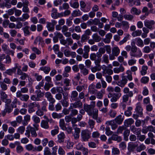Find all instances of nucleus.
Masks as SVG:
<instances>
[{"instance_id": "nucleus-1", "label": "nucleus", "mask_w": 155, "mask_h": 155, "mask_svg": "<svg viewBox=\"0 0 155 155\" xmlns=\"http://www.w3.org/2000/svg\"><path fill=\"white\" fill-rule=\"evenodd\" d=\"M94 106L92 105L84 104L83 108L89 116H92L95 112L96 111V110H98L96 109H94Z\"/></svg>"}, {"instance_id": "nucleus-2", "label": "nucleus", "mask_w": 155, "mask_h": 155, "mask_svg": "<svg viewBox=\"0 0 155 155\" xmlns=\"http://www.w3.org/2000/svg\"><path fill=\"white\" fill-rule=\"evenodd\" d=\"M11 100H8L7 102L5 103V108L2 111L3 116H5L6 113L9 114L13 110V108L11 106L10 104L11 103Z\"/></svg>"}, {"instance_id": "nucleus-3", "label": "nucleus", "mask_w": 155, "mask_h": 155, "mask_svg": "<svg viewBox=\"0 0 155 155\" xmlns=\"http://www.w3.org/2000/svg\"><path fill=\"white\" fill-rule=\"evenodd\" d=\"M91 135V132L88 130H82L81 133V140L84 142L87 141L90 138Z\"/></svg>"}, {"instance_id": "nucleus-4", "label": "nucleus", "mask_w": 155, "mask_h": 155, "mask_svg": "<svg viewBox=\"0 0 155 155\" xmlns=\"http://www.w3.org/2000/svg\"><path fill=\"white\" fill-rule=\"evenodd\" d=\"M16 96L18 98L22 101L26 102L29 99V96L27 94H22L20 91H18L16 93Z\"/></svg>"}, {"instance_id": "nucleus-5", "label": "nucleus", "mask_w": 155, "mask_h": 155, "mask_svg": "<svg viewBox=\"0 0 155 155\" xmlns=\"http://www.w3.org/2000/svg\"><path fill=\"white\" fill-rule=\"evenodd\" d=\"M127 79H126V76H123L122 77L121 80L117 82V84L121 87H123L127 84Z\"/></svg>"}, {"instance_id": "nucleus-6", "label": "nucleus", "mask_w": 155, "mask_h": 155, "mask_svg": "<svg viewBox=\"0 0 155 155\" xmlns=\"http://www.w3.org/2000/svg\"><path fill=\"white\" fill-rule=\"evenodd\" d=\"M112 140L117 141L118 142H120L122 140V138L120 137L116 134H113L111 137L108 139V142L110 143H111Z\"/></svg>"}, {"instance_id": "nucleus-7", "label": "nucleus", "mask_w": 155, "mask_h": 155, "mask_svg": "<svg viewBox=\"0 0 155 155\" xmlns=\"http://www.w3.org/2000/svg\"><path fill=\"white\" fill-rule=\"evenodd\" d=\"M155 23V21L153 20H146L144 21V25L147 28L151 29H152L153 25Z\"/></svg>"}, {"instance_id": "nucleus-8", "label": "nucleus", "mask_w": 155, "mask_h": 155, "mask_svg": "<svg viewBox=\"0 0 155 155\" xmlns=\"http://www.w3.org/2000/svg\"><path fill=\"white\" fill-rule=\"evenodd\" d=\"M45 97L47 98L48 101L49 102V103L55 102V99L53 97L51 94L50 92H46L45 93Z\"/></svg>"}, {"instance_id": "nucleus-9", "label": "nucleus", "mask_w": 155, "mask_h": 155, "mask_svg": "<svg viewBox=\"0 0 155 155\" xmlns=\"http://www.w3.org/2000/svg\"><path fill=\"white\" fill-rule=\"evenodd\" d=\"M18 64L17 63L15 64V67L11 69H9L8 70H7L5 73V74H7L8 75H12L13 74V73H15L16 69L18 68Z\"/></svg>"}, {"instance_id": "nucleus-10", "label": "nucleus", "mask_w": 155, "mask_h": 155, "mask_svg": "<svg viewBox=\"0 0 155 155\" xmlns=\"http://www.w3.org/2000/svg\"><path fill=\"white\" fill-rule=\"evenodd\" d=\"M130 130L134 134L137 135H139L141 132V130L139 128L135 127L134 125H132L130 127Z\"/></svg>"}, {"instance_id": "nucleus-11", "label": "nucleus", "mask_w": 155, "mask_h": 155, "mask_svg": "<svg viewBox=\"0 0 155 155\" xmlns=\"http://www.w3.org/2000/svg\"><path fill=\"white\" fill-rule=\"evenodd\" d=\"M0 98L2 102L6 103L8 100H11L10 99H7L8 95L5 92L1 91L0 92Z\"/></svg>"}, {"instance_id": "nucleus-12", "label": "nucleus", "mask_w": 155, "mask_h": 155, "mask_svg": "<svg viewBox=\"0 0 155 155\" xmlns=\"http://www.w3.org/2000/svg\"><path fill=\"white\" fill-rule=\"evenodd\" d=\"M106 124L108 125H110L112 129L113 130H115L118 127L117 123L115 122L114 120L107 121L106 122Z\"/></svg>"}, {"instance_id": "nucleus-13", "label": "nucleus", "mask_w": 155, "mask_h": 155, "mask_svg": "<svg viewBox=\"0 0 155 155\" xmlns=\"http://www.w3.org/2000/svg\"><path fill=\"white\" fill-rule=\"evenodd\" d=\"M135 110L137 113L139 114V117H141L143 115V109L140 103H137L136 105Z\"/></svg>"}, {"instance_id": "nucleus-14", "label": "nucleus", "mask_w": 155, "mask_h": 155, "mask_svg": "<svg viewBox=\"0 0 155 155\" xmlns=\"http://www.w3.org/2000/svg\"><path fill=\"white\" fill-rule=\"evenodd\" d=\"M58 142L59 143H63L64 141L65 135L63 132L61 133L57 136Z\"/></svg>"}, {"instance_id": "nucleus-15", "label": "nucleus", "mask_w": 155, "mask_h": 155, "mask_svg": "<svg viewBox=\"0 0 155 155\" xmlns=\"http://www.w3.org/2000/svg\"><path fill=\"white\" fill-rule=\"evenodd\" d=\"M70 106H71L74 108H82L83 107V104L80 101H77L74 103H72L70 104Z\"/></svg>"}, {"instance_id": "nucleus-16", "label": "nucleus", "mask_w": 155, "mask_h": 155, "mask_svg": "<svg viewBox=\"0 0 155 155\" xmlns=\"http://www.w3.org/2000/svg\"><path fill=\"white\" fill-rule=\"evenodd\" d=\"M74 108V107H73L72 106L70 105L69 107V110H70V115L71 117H73L74 116L77 115L78 114V110Z\"/></svg>"}, {"instance_id": "nucleus-17", "label": "nucleus", "mask_w": 155, "mask_h": 155, "mask_svg": "<svg viewBox=\"0 0 155 155\" xmlns=\"http://www.w3.org/2000/svg\"><path fill=\"white\" fill-rule=\"evenodd\" d=\"M80 6H81V10L84 12H87L90 10V8H88L86 9H84V8L86 6V4L83 1H81L80 2Z\"/></svg>"}, {"instance_id": "nucleus-18", "label": "nucleus", "mask_w": 155, "mask_h": 155, "mask_svg": "<svg viewBox=\"0 0 155 155\" xmlns=\"http://www.w3.org/2000/svg\"><path fill=\"white\" fill-rule=\"evenodd\" d=\"M138 146L137 142L132 143L130 142L128 144V149L130 151H133L134 149Z\"/></svg>"}, {"instance_id": "nucleus-19", "label": "nucleus", "mask_w": 155, "mask_h": 155, "mask_svg": "<svg viewBox=\"0 0 155 155\" xmlns=\"http://www.w3.org/2000/svg\"><path fill=\"white\" fill-rule=\"evenodd\" d=\"M124 118L121 115L117 116L114 119L115 122L118 124H120L123 121Z\"/></svg>"}, {"instance_id": "nucleus-20", "label": "nucleus", "mask_w": 155, "mask_h": 155, "mask_svg": "<svg viewBox=\"0 0 155 155\" xmlns=\"http://www.w3.org/2000/svg\"><path fill=\"white\" fill-rule=\"evenodd\" d=\"M28 128L31 133L32 137H36L37 136V134L36 131L38 130H36V129H34V127L30 125H28Z\"/></svg>"}, {"instance_id": "nucleus-21", "label": "nucleus", "mask_w": 155, "mask_h": 155, "mask_svg": "<svg viewBox=\"0 0 155 155\" xmlns=\"http://www.w3.org/2000/svg\"><path fill=\"white\" fill-rule=\"evenodd\" d=\"M142 55V53L141 51L138 49L136 52L131 54L130 56L132 57L139 58L141 57Z\"/></svg>"}, {"instance_id": "nucleus-22", "label": "nucleus", "mask_w": 155, "mask_h": 155, "mask_svg": "<svg viewBox=\"0 0 155 155\" xmlns=\"http://www.w3.org/2000/svg\"><path fill=\"white\" fill-rule=\"evenodd\" d=\"M123 92L125 94L129 95L130 97L133 96V93L132 91H130L129 89L127 87H124L123 89Z\"/></svg>"}, {"instance_id": "nucleus-23", "label": "nucleus", "mask_w": 155, "mask_h": 155, "mask_svg": "<svg viewBox=\"0 0 155 155\" xmlns=\"http://www.w3.org/2000/svg\"><path fill=\"white\" fill-rule=\"evenodd\" d=\"M78 95V93L76 91H74L72 92L70 97L71 100L73 101H76Z\"/></svg>"}, {"instance_id": "nucleus-24", "label": "nucleus", "mask_w": 155, "mask_h": 155, "mask_svg": "<svg viewBox=\"0 0 155 155\" xmlns=\"http://www.w3.org/2000/svg\"><path fill=\"white\" fill-rule=\"evenodd\" d=\"M124 70V68L121 64L119 67L114 68V71L115 73H119L120 72H123Z\"/></svg>"}, {"instance_id": "nucleus-25", "label": "nucleus", "mask_w": 155, "mask_h": 155, "mask_svg": "<svg viewBox=\"0 0 155 155\" xmlns=\"http://www.w3.org/2000/svg\"><path fill=\"white\" fill-rule=\"evenodd\" d=\"M141 12L140 10L134 7H133L130 10V12L132 14L136 15H139L140 13Z\"/></svg>"}, {"instance_id": "nucleus-26", "label": "nucleus", "mask_w": 155, "mask_h": 155, "mask_svg": "<svg viewBox=\"0 0 155 155\" xmlns=\"http://www.w3.org/2000/svg\"><path fill=\"white\" fill-rule=\"evenodd\" d=\"M120 53V50L117 47H114L112 49V53L115 55V56H117Z\"/></svg>"}, {"instance_id": "nucleus-27", "label": "nucleus", "mask_w": 155, "mask_h": 155, "mask_svg": "<svg viewBox=\"0 0 155 155\" xmlns=\"http://www.w3.org/2000/svg\"><path fill=\"white\" fill-rule=\"evenodd\" d=\"M41 126L42 127L45 129H48L49 128L48 121L45 120H43L41 121Z\"/></svg>"}, {"instance_id": "nucleus-28", "label": "nucleus", "mask_w": 155, "mask_h": 155, "mask_svg": "<svg viewBox=\"0 0 155 155\" xmlns=\"http://www.w3.org/2000/svg\"><path fill=\"white\" fill-rule=\"evenodd\" d=\"M82 13L79 10H76L73 11L72 15L74 17L80 16L82 15Z\"/></svg>"}, {"instance_id": "nucleus-29", "label": "nucleus", "mask_w": 155, "mask_h": 155, "mask_svg": "<svg viewBox=\"0 0 155 155\" xmlns=\"http://www.w3.org/2000/svg\"><path fill=\"white\" fill-rule=\"evenodd\" d=\"M73 0H71L69 4L70 6L74 8H78L79 7V3L78 2H73Z\"/></svg>"}, {"instance_id": "nucleus-30", "label": "nucleus", "mask_w": 155, "mask_h": 155, "mask_svg": "<svg viewBox=\"0 0 155 155\" xmlns=\"http://www.w3.org/2000/svg\"><path fill=\"white\" fill-rule=\"evenodd\" d=\"M92 38L96 42H99L101 39V38L98 35L97 33H95L93 34Z\"/></svg>"}, {"instance_id": "nucleus-31", "label": "nucleus", "mask_w": 155, "mask_h": 155, "mask_svg": "<svg viewBox=\"0 0 155 155\" xmlns=\"http://www.w3.org/2000/svg\"><path fill=\"white\" fill-rule=\"evenodd\" d=\"M134 121L132 118H130L124 121V123L125 125L127 127H128L134 123Z\"/></svg>"}, {"instance_id": "nucleus-32", "label": "nucleus", "mask_w": 155, "mask_h": 155, "mask_svg": "<svg viewBox=\"0 0 155 155\" xmlns=\"http://www.w3.org/2000/svg\"><path fill=\"white\" fill-rule=\"evenodd\" d=\"M96 111L92 116V118L96 120L97 123H101V120L100 118H98V110H96Z\"/></svg>"}, {"instance_id": "nucleus-33", "label": "nucleus", "mask_w": 155, "mask_h": 155, "mask_svg": "<svg viewBox=\"0 0 155 155\" xmlns=\"http://www.w3.org/2000/svg\"><path fill=\"white\" fill-rule=\"evenodd\" d=\"M137 41V45L139 47H143L144 45V43L143 41L140 38H136Z\"/></svg>"}, {"instance_id": "nucleus-34", "label": "nucleus", "mask_w": 155, "mask_h": 155, "mask_svg": "<svg viewBox=\"0 0 155 155\" xmlns=\"http://www.w3.org/2000/svg\"><path fill=\"white\" fill-rule=\"evenodd\" d=\"M52 116L54 119H59L63 117L64 115L62 113L58 114L56 112H53L52 114Z\"/></svg>"}, {"instance_id": "nucleus-35", "label": "nucleus", "mask_w": 155, "mask_h": 155, "mask_svg": "<svg viewBox=\"0 0 155 155\" xmlns=\"http://www.w3.org/2000/svg\"><path fill=\"white\" fill-rule=\"evenodd\" d=\"M28 108L34 109L35 107H37L38 108L40 107V105L38 103H37L36 102H34L33 103H30L28 105Z\"/></svg>"}, {"instance_id": "nucleus-36", "label": "nucleus", "mask_w": 155, "mask_h": 155, "mask_svg": "<svg viewBox=\"0 0 155 155\" xmlns=\"http://www.w3.org/2000/svg\"><path fill=\"white\" fill-rule=\"evenodd\" d=\"M29 17V15L28 14L25 13L22 15V17L18 18V19L19 21H24L25 20L28 19Z\"/></svg>"}, {"instance_id": "nucleus-37", "label": "nucleus", "mask_w": 155, "mask_h": 155, "mask_svg": "<svg viewBox=\"0 0 155 155\" xmlns=\"http://www.w3.org/2000/svg\"><path fill=\"white\" fill-rule=\"evenodd\" d=\"M134 45H132V43L131 44V51L130 52V56L131 54L135 53L138 50L137 47L135 45V43H134Z\"/></svg>"}, {"instance_id": "nucleus-38", "label": "nucleus", "mask_w": 155, "mask_h": 155, "mask_svg": "<svg viewBox=\"0 0 155 155\" xmlns=\"http://www.w3.org/2000/svg\"><path fill=\"white\" fill-rule=\"evenodd\" d=\"M142 34V31L141 30H137L134 31L132 34V36L134 37L140 36Z\"/></svg>"}, {"instance_id": "nucleus-39", "label": "nucleus", "mask_w": 155, "mask_h": 155, "mask_svg": "<svg viewBox=\"0 0 155 155\" xmlns=\"http://www.w3.org/2000/svg\"><path fill=\"white\" fill-rule=\"evenodd\" d=\"M59 124L60 127L62 130H64L66 129V127L64 119H61L60 120Z\"/></svg>"}, {"instance_id": "nucleus-40", "label": "nucleus", "mask_w": 155, "mask_h": 155, "mask_svg": "<svg viewBox=\"0 0 155 155\" xmlns=\"http://www.w3.org/2000/svg\"><path fill=\"white\" fill-rule=\"evenodd\" d=\"M132 110V108L131 107H128L127 110L124 112V114L127 117L130 116L132 114L131 111Z\"/></svg>"}, {"instance_id": "nucleus-41", "label": "nucleus", "mask_w": 155, "mask_h": 155, "mask_svg": "<svg viewBox=\"0 0 155 155\" xmlns=\"http://www.w3.org/2000/svg\"><path fill=\"white\" fill-rule=\"evenodd\" d=\"M147 69L148 67L147 66H143L142 67L141 70L140 71L141 75H145L147 73Z\"/></svg>"}, {"instance_id": "nucleus-42", "label": "nucleus", "mask_w": 155, "mask_h": 155, "mask_svg": "<svg viewBox=\"0 0 155 155\" xmlns=\"http://www.w3.org/2000/svg\"><path fill=\"white\" fill-rule=\"evenodd\" d=\"M40 69L43 71L46 74H48L50 71V68L47 66L41 67Z\"/></svg>"}, {"instance_id": "nucleus-43", "label": "nucleus", "mask_w": 155, "mask_h": 155, "mask_svg": "<svg viewBox=\"0 0 155 155\" xmlns=\"http://www.w3.org/2000/svg\"><path fill=\"white\" fill-rule=\"evenodd\" d=\"M47 27L48 28V31H53L54 30V26L52 25L51 22H47Z\"/></svg>"}, {"instance_id": "nucleus-44", "label": "nucleus", "mask_w": 155, "mask_h": 155, "mask_svg": "<svg viewBox=\"0 0 155 155\" xmlns=\"http://www.w3.org/2000/svg\"><path fill=\"white\" fill-rule=\"evenodd\" d=\"M101 69V67L95 66L94 67H92L91 68V70L92 72L95 73L97 71H100Z\"/></svg>"}, {"instance_id": "nucleus-45", "label": "nucleus", "mask_w": 155, "mask_h": 155, "mask_svg": "<svg viewBox=\"0 0 155 155\" xmlns=\"http://www.w3.org/2000/svg\"><path fill=\"white\" fill-rule=\"evenodd\" d=\"M102 62H104L106 64H108L109 62L108 56L107 54H104L102 56Z\"/></svg>"}, {"instance_id": "nucleus-46", "label": "nucleus", "mask_w": 155, "mask_h": 155, "mask_svg": "<svg viewBox=\"0 0 155 155\" xmlns=\"http://www.w3.org/2000/svg\"><path fill=\"white\" fill-rule=\"evenodd\" d=\"M47 111V110H44L41 109H39L36 112V114L38 116H41L44 114V112Z\"/></svg>"}, {"instance_id": "nucleus-47", "label": "nucleus", "mask_w": 155, "mask_h": 155, "mask_svg": "<svg viewBox=\"0 0 155 155\" xmlns=\"http://www.w3.org/2000/svg\"><path fill=\"white\" fill-rule=\"evenodd\" d=\"M29 27L28 26H26L23 28L25 35V36L28 35L30 34V32L29 30Z\"/></svg>"}, {"instance_id": "nucleus-48", "label": "nucleus", "mask_w": 155, "mask_h": 155, "mask_svg": "<svg viewBox=\"0 0 155 155\" xmlns=\"http://www.w3.org/2000/svg\"><path fill=\"white\" fill-rule=\"evenodd\" d=\"M68 99H63L62 100L61 102L62 105V106L65 107H67L69 105V103L67 100Z\"/></svg>"}, {"instance_id": "nucleus-49", "label": "nucleus", "mask_w": 155, "mask_h": 155, "mask_svg": "<svg viewBox=\"0 0 155 155\" xmlns=\"http://www.w3.org/2000/svg\"><path fill=\"white\" fill-rule=\"evenodd\" d=\"M89 37L87 36V35L83 34L81 36V41L82 43L85 42L89 39Z\"/></svg>"}, {"instance_id": "nucleus-50", "label": "nucleus", "mask_w": 155, "mask_h": 155, "mask_svg": "<svg viewBox=\"0 0 155 155\" xmlns=\"http://www.w3.org/2000/svg\"><path fill=\"white\" fill-rule=\"evenodd\" d=\"M105 134L108 136L111 135L113 132L110 130V128L109 127H106L105 128Z\"/></svg>"}, {"instance_id": "nucleus-51", "label": "nucleus", "mask_w": 155, "mask_h": 155, "mask_svg": "<svg viewBox=\"0 0 155 155\" xmlns=\"http://www.w3.org/2000/svg\"><path fill=\"white\" fill-rule=\"evenodd\" d=\"M124 17L125 19L129 21L132 20L134 18V16L133 15L127 14L124 15Z\"/></svg>"}, {"instance_id": "nucleus-52", "label": "nucleus", "mask_w": 155, "mask_h": 155, "mask_svg": "<svg viewBox=\"0 0 155 155\" xmlns=\"http://www.w3.org/2000/svg\"><path fill=\"white\" fill-rule=\"evenodd\" d=\"M58 130L59 128L58 127H55V129H54L53 130L51 131V134L53 136H54L56 134H57L59 132Z\"/></svg>"}, {"instance_id": "nucleus-53", "label": "nucleus", "mask_w": 155, "mask_h": 155, "mask_svg": "<svg viewBox=\"0 0 155 155\" xmlns=\"http://www.w3.org/2000/svg\"><path fill=\"white\" fill-rule=\"evenodd\" d=\"M126 128L124 126L119 127L117 130V133L119 134L120 133H122L123 130H125Z\"/></svg>"}, {"instance_id": "nucleus-54", "label": "nucleus", "mask_w": 155, "mask_h": 155, "mask_svg": "<svg viewBox=\"0 0 155 155\" xmlns=\"http://www.w3.org/2000/svg\"><path fill=\"white\" fill-rule=\"evenodd\" d=\"M53 86V85L52 84L49 83H46L44 86V88L45 91H48L50 87H52Z\"/></svg>"}, {"instance_id": "nucleus-55", "label": "nucleus", "mask_w": 155, "mask_h": 155, "mask_svg": "<svg viewBox=\"0 0 155 155\" xmlns=\"http://www.w3.org/2000/svg\"><path fill=\"white\" fill-rule=\"evenodd\" d=\"M62 7L60 6L59 7V9L60 10H62L63 9H68L69 8V6L68 4L67 3H65L62 4Z\"/></svg>"}, {"instance_id": "nucleus-56", "label": "nucleus", "mask_w": 155, "mask_h": 155, "mask_svg": "<svg viewBox=\"0 0 155 155\" xmlns=\"http://www.w3.org/2000/svg\"><path fill=\"white\" fill-rule=\"evenodd\" d=\"M151 49L148 46H146L143 49V51L146 53H148L151 51Z\"/></svg>"}, {"instance_id": "nucleus-57", "label": "nucleus", "mask_w": 155, "mask_h": 155, "mask_svg": "<svg viewBox=\"0 0 155 155\" xmlns=\"http://www.w3.org/2000/svg\"><path fill=\"white\" fill-rule=\"evenodd\" d=\"M24 149L22 146L20 145H18L17 146L16 150L17 153H20L23 151Z\"/></svg>"}, {"instance_id": "nucleus-58", "label": "nucleus", "mask_w": 155, "mask_h": 155, "mask_svg": "<svg viewBox=\"0 0 155 155\" xmlns=\"http://www.w3.org/2000/svg\"><path fill=\"white\" fill-rule=\"evenodd\" d=\"M88 123L90 127L92 129L94 127V125L95 124V121L93 120L89 119L88 121Z\"/></svg>"}, {"instance_id": "nucleus-59", "label": "nucleus", "mask_w": 155, "mask_h": 155, "mask_svg": "<svg viewBox=\"0 0 155 155\" xmlns=\"http://www.w3.org/2000/svg\"><path fill=\"white\" fill-rule=\"evenodd\" d=\"M42 106L41 109L44 110H47L46 107L47 105V103L45 100H44L41 103Z\"/></svg>"}, {"instance_id": "nucleus-60", "label": "nucleus", "mask_w": 155, "mask_h": 155, "mask_svg": "<svg viewBox=\"0 0 155 155\" xmlns=\"http://www.w3.org/2000/svg\"><path fill=\"white\" fill-rule=\"evenodd\" d=\"M119 148L122 150H124L126 148V144L125 142H121L119 145Z\"/></svg>"}, {"instance_id": "nucleus-61", "label": "nucleus", "mask_w": 155, "mask_h": 155, "mask_svg": "<svg viewBox=\"0 0 155 155\" xmlns=\"http://www.w3.org/2000/svg\"><path fill=\"white\" fill-rule=\"evenodd\" d=\"M84 147L81 143H79L76 146V149L78 150H81Z\"/></svg>"}, {"instance_id": "nucleus-62", "label": "nucleus", "mask_w": 155, "mask_h": 155, "mask_svg": "<svg viewBox=\"0 0 155 155\" xmlns=\"http://www.w3.org/2000/svg\"><path fill=\"white\" fill-rule=\"evenodd\" d=\"M32 119L35 123H38L40 122V119L39 117L37 116L36 115H34L32 117Z\"/></svg>"}, {"instance_id": "nucleus-63", "label": "nucleus", "mask_w": 155, "mask_h": 155, "mask_svg": "<svg viewBox=\"0 0 155 155\" xmlns=\"http://www.w3.org/2000/svg\"><path fill=\"white\" fill-rule=\"evenodd\" d=\"M120 153L119 150L117 148H114L112 149V153L113 155H117Z\"/></svg>"}, {"instance_id": "nucleus-64", "label": "nucleus", "mask_w": 155, "mask_h": 155, "mask_svg": "<svg viewBox=\"0 0 155 155\" xmlns=\"http://www.w3.org/2000/svg\"><path fill=\"white\" fill-rule=\"evenodd\" d=\"M0 86L3 91H5L7 89V85L3 82H0Z\"/></svg>"}]
</instances>
